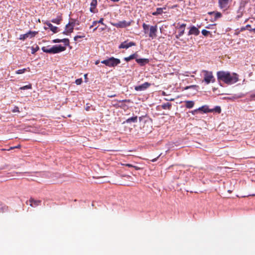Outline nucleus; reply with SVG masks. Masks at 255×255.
Wrapping results in <instances>:
<instances>
[{"label": "nucleus", "instance_id": "f257e3e1", "mask_svg": "<svg viewBox=\"0 0 255 255\" xmlns=\"http://www.w3.org/2000/svg\"><path fill=\"white\" fill-rule=\"evenodd\" d=\"M217 79L228 85L234 84L239 81V75L233 73L231 74L229 72L220 71L217 73Z\"/></svg>", "mask_w": 255, "mask_h": 255}, {"label": "nucleus", "instance_id": "f03ea898", "mask_svg": "<svg viewBox=\"0 0 255 255\" xmlns=\"http://www.w3.org/2000/svg\"><path fill=\"white\" fill-rule=\"evenodd\" d=\"M202 73L204 78L202 81L203 82H204L206 84L215 82V79L213 76L212 72L207 70H202Z\"/></svg>", "mask_w": 255, "mask_h": 255}, {"label": "nucleus", "instance_id": "7ed1b4c3", "mask_svg": "<svg viewBox=\"0 0 255 255\" xmlns=\"http://www.w3.org/2000/svg\"><path fill=\"white\" fill-rule=\"evenodd\" d=\"M101 63L108 67H115L121 63V60L119 59L112 57L101 61Z\"/></svg>", "mask_w": 255, "mask_h": 255}, {"label": "nucleus", "instance_id": "20e7f679", "mask_svg": "<svg viewBox=\"0 0 255 255\" xmlns=\"http://www.w3.org/2000/svg\"><path fill=\"white\" fill-rule=\"evenodd\" d=\"M233 0H218L219 7L224 10H227Z\"/></svg>", "mask_w": 255, "mask_h": 255}, {"label": "nucleus", "instance_id": "39448f33", "mask_svg": "<svg viewBox=\"0 0 255 255\" xmlns=\"http://www.w3.org/2000/svg\"><path fill=\"white\" fill-rule=\"evenodd\" d=\"M132 20L127 21L126 20L120 21L117 23H112V25L117 28H125L130 25Z\"/></svg>", "mask_w": 255, "mask_h": 255}, {"label": "nucleus", "instance_id": "423d86ee", "mask_svg": "<svg viewBox=\"0 0 255 255\" xmlns=\"http://www.w3.org/2000/svg\"><path fill=\"white\" fill-rule=\"evenodd\" d=\"M37 33V31H29L24 34H21L19 36V39L21 40H24L27 38H31L32 37H34Z\"/></svg>", "mask_w": 255, "mask_h": 255}, {"label": "nucleus", "instance_id": "0eeeda50", "mask_svg": "<svg viewBox=\"0 0 255 255\" xmlns=\"http://www.w3.org/2000/svg\"><path fill=\"white\" fill-rule=\"evenodd\" d=\"M65 50L66 48L64 46H62L61 45H54L51 47L50 51L51 54H55L64 51Z\"/></svg>", "mask_w": 255, "mask_h": 255}, {"label": "nucleus", "instance_id": "6e6552de", "mask_svg": "<svg viewBox=\"0 0 255 255\" xmlns=\"http://www.w3.org/2000/svg\"><path fill=\"white\" fill-rule=\"evenodd\" d=\"M157 31V25L151 26L149 28V32L148 33L149 37L152 39L155 38L156 36V32Z\"/></svg>", "mask_w": 255, "mask_h": 255}, {"label": "nucleus", "instance_id": "1a4fd4ad", "mask_svg": "<svg viewBox=\"0 0 255 255\" xmlns=\"http://www.w3.org/2000/svg\"><path fill=\"white\" fill-rule=\"evenodd\" d=\"M135 45H136V43L135 42L131 41V42H129L128 43V40H127V41H125L122 42L119 45V48L120 49H121V48L128 49L130 47H131L133 46H135Z\"/></svg>", "mask_w": 255, "mask_h": 255}, {"label": "nucleus", "instance_id": "9d476101", "mask_svg": "<svg viewBox=\"0 0 255 255\" xmlns=\"http://www.w3.org/2000/svg\"><path fill=\"white\" fill-rule=\"evenodd\" d=\"M151 85L150 83L148 82H145L143 84L135 86L134 87V89L137 91H144L147 89Z\"/></svg>", "mask_w": 255, "mask_h": 255}, {"label": "nucleus", "instance_id": "9b49d317", "mask_svg": "<svg viewBox=\"0 0 255 255\" xmlns=\"http://www.w3.org/2000/svg\"><path fill=\"white\" fill-rule=\"evenodd\" d=\"M200 33V31L195 26H192L190 28V30L188 32V35H199Z\"/></svg>", "mask_w": 255, "mask_h": 255}, {"label": "nucleus", "instance_id": "f8f14e48", "mask_svg": "<svg viewBox=\"0 0 255 255\" xmlns=\"http://www.w3.org/2000/svg\"><path fill=\"white\" fill-rule=\"evenodd\" d=\"M186 26V24L182 23L181 24L178 28L180 29V31L179 32L178 34L176 35L175 37L177 39H178L180 37L182 36L184 33L185 27Z\"/></svg>", "mask_w": 255, "mask_h": 255}, {"label": "nucleus", "instance_id": "ddd939ff", "mask_svg": "<svg viewBox=\"0 0 255 255\" xmlns=\"http://www.w3.org/2000/svg\"><path fill=\"white\" fill-rule=\"evenodd\" d=\"M29 205L32 207H35L36 206H38L39 205H40L41 203V200H34L33 198H31L29 200Z\"/></svg>", "mask_w": 255, "mask_h": 255}, {"label": "nucleus", "instance_id": "4468645a", "mask_svg": "<svg viewBox=\"0 0 255 255\" xmlns=\"http://www.w3.org/2000/svg\"><path fill=\"white\" fill-rule=\"evenodd\" d=\"M91 7L90 8V10L92 13H96V7L97 5V0H92L91 2Z\"/></svg>", "mask_w": 255, "mask_h": 255}, {"label": "nucleus", "instance_id": "2eb2a0df", "mask_svg": "<svg viewBox=\"0 0 255 255\" xmlns=\"http://www.w3.org/2000/svg\"><path fill=\"white\" fill-rule=\"evenodd\" d=\"M135 61L141 66H144L145 64L149 62V60L146 58L136 59Z\"/></svg>", "mask_w": 255, "mask_h": 255}, {"label": "nucleus", "instance_id": "dca6fc26", "mask_svg": "<svg viewBox=\"0 0 255 255\" xmlns=\"http://www.w3.org/2000/svg\"><path fill=\"white\" fill-rule=\"evenodd\" d=\"M208 14L209 15L214 14V19L213 21L216 20L218 18H220L222 16L221 13L218 11H210L208 12Z\"/></svg>", "mask_w": 255, "mask_h": 255}, {"label": "nucleus", "instance_id": "f3484780", "mask_svg": "<svg viewBox=\"0 0 255 255\" xmlns=\"http://www.w3.org/2000/svg\"><path fill=\"white\" fill-rule=\"evenodd\" d=\"M45 24H46L48 27L50 29V30L54 33H57L58 31V28L56 26H53L51 23H50L49 21H47L45 23Z\"/></svg>", "mask_w": 255, "mask_h": 255}, {"label": "nucleus", "instance_id": "a211bd4d", "mask_svg": "<svg viewBox=\"0 0 255 255\" xmlns=\"http://www.w3.org/2000/svg\"><path fill=\"white\" fill-rule=\"evenodd\" d=\"M163 9H166V7H162V8H161V7L157 8L156 9V11L154 12H153L152 13V14L154 16L161 14L163 13Z\"/></svg>", "mask_w": 255, "mask_h": 255}, {"label": "nucleus", "instance_id": "6ab92c4d", "mask_svg": "<svg viewBox=\"0 0 255 255\" xmlns=\"http://www.w3.org/2000/svg\"><path fill=\"white\" fill-rule=\"evenodd\" d=\"M8 210V207L4 204L0 202V213H3L6 212Z\"/></svg>", "mask_w": 255, "mask_h": 255}, {"label": "nucleus", "instance_id": "aec40b11", "mask_svg": "<svg viewBox=\"0 0 255 255\" xmlns=\"http://www.w3.org/2000/svg\"><path fill=\"white\" fill-rule=\"evenodd\" d=\"M199 111L203 112V113H206L208 112H212L213 110H209L207 106H204L198 108Z\"/></svg>", "mask_w": 255, "mask_h": 255}, {"label": "nucleus", "instance_id": "412c9836", "mask_svg": "<svg viewBox=\"0 0 255 255\" xmlns=\"http://www.w3.org/2000/svg\"><path fill=\"white\" fill-rule=\"evenodd\" d=\"M62 20L61 15L58 16L56 18L52 19L51 22L57 24H59Z\"/></svg>", "mask_w": 255, "mask_h": 255}, {"label": "nucleus", "instance_id": "4be33fe9", "mask_svg": "<svg viewBox=\"0 0 255 255\" xmlns=\"http://www.w3.org/2000/svg\"><path fill=\"white\" fill-rule=\"evenodd\" d=\"M185 107L188 109H191L193 107L194 102L192 101H185Z\"/></svg>", "mask_w": 255, "mask_h": 255}, {"label": "nucleus", "instance_id": "5701e85b", "mask_svg": "<svg viewBox=\"0 0 255 255\" xmlns=\"http://www.w3.org/2000/svg\"><path fill=\"white\" fill-rule=\"evenodd\" d=\"M137 121V117L135 116V117H133L128 119L126 121V122H125L124 123H129L131 122L136 123Z\"/></svg>", "mask_w": 255, "mask_h": 255}, {"label": "nucleus", "instance_id": "b1692460", "mask_svg": "<svg viewBox=\"0 0 255 255\" xmlns=\"http://www.w3.org/2000/svg\"><path fill=\"white\" fill-rule=\"evenodd\" d=\"M172 105L171 103H166L162 104L161 105V107L164 110H170L171 108Z\"/></svg>", "mask_w": 255, "mask_h": 255}, {"label": "nucleus", "instance_id": "393cba45", "mask_svg": "<svg viewBox=\"0 0 255 255\" xmlns=\"http://www.w3.org/2000/svg\"><path fill=\"white\" fill-rule=\"evenodd\" d=\"M76 20L74 19H71V21L69 22V23L66 24V27H70V26H72L73 27H74L75 24H76ZM77 24H79V23H77Z\"/></svg>", "mask_w": 255, "mask_h": 255}, {"label": "nucleus", "instance_id": "a878e982", "mask_svg": "<svg viewBox=\"0 0 255 255\" xmlns=\"http://www.w3.org/2000/svg\"><path fill=\"white\" fill-rule=\"evenodd\" d=\"M142 27L144 33L145 34H147L148 33L149 28H150L149 25L143 23L142 24Z\"/></svg>", "mask_w": 255, "mask_h": 255}, {"label": "nucleus", "instance_id": "bb28decb", "mask_svg": "<svg viewBox=\"0 0 255 255\" xmlns=\"http://www.w3.org/2000/svg\"><path fill=\"white\" fill-rule=\"evenodd\" d=\"M30 71V68L28 67L27 68H23L22 69L18 70L15 72V73L17 74H21L24 73L25 71Z\"/></svg>", "mask_w": 255, "mask_h": 255}, {"label": "nucleus", "instance_id": "cd10ccee", "mask_svg": "<svg viewBox=\"0 0 255 255\" xmlns=\"http://www.w3.org/2000/svg\"><path fill=\"white\" fill-rule=\"evenodd\" d=\"M41 49L44 52L51 53V47H50L49 46H43Z\"/></svg>", "mask_w": 255, "mask_h": 255}, {"label": "nucleus", "instance_id": "c85d7f7f", "mask_svg": "<svg viewBox=\"0 0 255 255\" xmlns=\"http://www.w3.org/2000/svg\"><path fill=\"white\" fill-rule=\"evenodd\" d=\"M32 89V85L31 84H29L27 85H25L24 86H22L19 88L20 90H27V89Z\"/></svg>", "mask_w": 255, "mask_h": 255}, {"label": "nucleus", "instance_id": "c756f323", "mask_svg": "<svg viewBox=\"0 0 255 255\" xmlns=\"http://www.w3.org/2000/svg\"><path fill=\"white\" fill-rule=\"evenodd\" d=\"M61 42H64L66 46H68L69 45V40L68 38L61 39Z\"/></svg>", "mask_w": 255, "mask_h": 255}, {"label": "nucleus", "instance_id": "7c9ffc66", "mask_svg": "<svg viewBox=\"0 0 255 255\" xmlns=\"http://www.w3.org/2000/svg\"><path fill=\"white\" fill-rule=\"evenodd\" d=\"M65 29L68 30V32H69L70 34L73 32L74 27L72 26H70V27H66V25L65 26Z\"/></svg>", "mask_w": 255, "mask_h": 255}, {"label": "nucleus", "instance_id": "2f4dec72", "mask_svg": "<svg viewBox=\"0 0 255 255\" xmlns=\"http://www.w3.org/2000/svg\"><path fill=\"white\" fill-rule=\"evenodd\" d=\"M85 35L84 34H83L82 35H76L74 37V40L75 41H77L78 40V38H84L85 37Z\"/></svg>", "mask_w": 255, "mask_h": 255}, {"label": "nucleus", "instance_id": "473e14b6", "mask_svg": "<svg viewBox=\"0 0 255 255\" xmlns=\"http://www.w3.org/2000/svg\"><path fill=\"white\" fill-rule=\"evenodd\" d=\"M134 58H133V55H130V56H129L128 57H125L124 58V60L125 61H126L127 62H128L129 61L132 60V59H133Z\"/></svg>", "mask_w": 255, "mask_h": 255}, {"label": "nucleus", "instance_id": "72a5a7b5", "mask_svg": "<svg viewBox=\"0 0 255 255\" xmlns=\"http://www.w3.org/2000/svg\"><path fill=\"white\" fill-rule=\"evenodd\" d=\"M213 112L215 111L217 113H220L221 112V108L220 107H219V106H217L215 108V109H213Z\"/></svg>", "mask_w": 255, "mask_h": 255}, {"label": "nucleus", "instance_id": "f704fd0d", "mask_svg": "<svg viewBox=\"0 0 255 255\" xmlns=\"http://www.w3.org/2000/svg\"><path fill=\"white\" fill-rule=\"evenodd\" d=\"M251 25L250 24H248L245 27H243L241 28V31H244V30H245L246 29H248V30H250L249 29V28H251Z\"/></svg>", "mask_w": 255, "mask_h": 255}, {"label": "nucleus", "instance_id": "c9c22d12", "mask_svg": "<svg viewBox=\"0 0 255 255\" xmlns=\"http://www.w3.org/2000/svg\"><path fill=\"white\" fill-rule=\"evenodd\" d=\"M39 49V47L36 45V47L34 48L33 47H32V53L34 54L37 51H38Z\"/></svg>", "mask_w": 255, "mask_h": 255}, {"label": "nucleus", "instance_id": "e433bc0d", "mask_svg": "<svg viewBox=\"0 0 255 255\" xmlns=\"http://www.w3.org/2000/svg\"><path fill=\"white\" fill-rule=\"evenodd\" d=\"M202 33L204 36H207L208 35V34L210 33V32L205 29H203L202 30Z\"/></svg>", "mask_w": 255, "mask_h": 255}, {"label": "nucleus", "instance_id": "4c0bfd02", "mask_svg": "<svg viewBox=\"0 0 255 255\" xmlns=\"http://www.w3.org/2000/svg\"><path fill=\"white\" fill-rule=\"evenodd\" d=\"M82 79L81 78H80V79H78L77 80H76L75 81V83L79 85H80L82 83Z\"/></svg>", "mask_w": 255, "mask_h": 255}, {"label": "nucleus", "instance_id": "58836bf2", "mask_svg": "<svg viewBox=\"0 0 255 255\" xmlns=\"http://www.w3.org/2000/svg\"><path fill=\"white\" fill-rule=\"evenodd\" d=\"M216 24H211L209 25L208 26L206 27L208 29H215Z\"/></svg>", "mask_w": 255, "mask_h": 255}, {"label": "nucleus", "instance_id": "ea45409f", "mask_svg": "<svg viewBox=\"0 0 255 255\" xmlns=\"http://www.w3.org/2000/svg\"><path fill=\"white\" fill-rule=\"evenodd\" d=\"M103 21H104V18H101L99 21H97V23H101V24L105 25V27H106V25L104 23Z\"/></svg>", "mask_w": 255, "mask_h": 255}, {"label": "nucleus", "instance_id": "a19ab883", "mask_svg": "<svg viewBox=\"0 0 255 255\" xmlns=\"http://www.w3.org/2000/svg\"><path fill=\"white\" fill-rule=\"evenodd\" d=\"M12 112L13 113H15V112H19V108L18 107H15L14 108V109L12 110Z\"/></svg>", "mask_w": 255, "mask_h": 255}, {"label": "nucleus", "instance_id": "79ce46f5", "mask_svg": "<svg viewBox=\"0 0 255 255\" xmlns=\"http://www.w3.org/2000/svg\"><path fill=\"white\" fill-rule=\"evenodd\" d=\"M97 24V21H94L92 23V24L90 27V28H91L92 27H93L94 26H96Z\"/></svg>", "mask_w": 255, "mask_h": 255}, {"label": "nucleus", "instance_id": "37998d69", "mask_svg": "<svg viewBox=\"0 0 255 255\" xmlns=\"http://www.w3.org/2000/svg\"><path fill=\"white\" fill-rule=\"evenodd\" d=\"M53 43H59L61 42V39H55L53 40Z\"/></svg>", "mask_w": 255, "mask_h": 255}, {"label": "nucleus", "instance_id": "c03bdc74", "mask_svg": "<svg viewBox=\"0 0 255 255\" xmlns=\"http://www.w3.org/2000/svg\"><path fill=\"white\" fill-rule=\"evenodd\" d=\"M196 86V85H191V86H187L184 89L185 90H187L189 88H194V87H195Z\"/></svg>", "mask_w": 255, "mask_h": 255}, {"label": "nucleus", "instance_id": "a18cd8bd", "mask_svg": "<svg viewBox=\"0 0 255 255\" xmlns=\"http://www.w3.org/2000/svg\"><path fill=\"white\" fill-rule=\"evenodd\" d=\"M199 111L198 109H196V110H194L193 111H192L191 112V113L193 114V115H195Z\"/></svg>", "mask_w": 255, "mask_h": 255}, {"label": "nucleus", "instance_id": "49530a36", "mask_svg": "<svg viewBox=\"0 0 255 255\" xmlns=\"http://www.w3.org/2000/svg\"><path fill=\"white\" fill-rule=\"evenodd\" d=\"M63 34L65 35L70 34L69 32H68V30L65 29V30L63 32Z\"/></svg>", "mask_w": 255, "mask_h": 255}, {"label": "nucleus", "instance_id": "de8ad7c7", "mask_svg": "<svg viewBox=\"0 0 255 255\" xmlns=\"http://www.w3.org/2000/svg\"><path fill=\"white\" fill-rule=\"evenodd\" d=\"M123 165L126 166L128 167H133V165L130 164H124Z\"/></svg>", "mask_w": 255, "mask_h": 255}, {"label": "nucleus", "instance_id": "09e8293b", "mask_svg": "<svg viewBox=\"0 0 255 255\" xmlns=\"http://www.w3.org/2000/svg\"><path fill=\"white\" fill-rule=\"evenodd\" d=\"M131 55H133L134 59H137L136 57H137L138 55L136 53H135Z\"/></svg>", "mask_w": 255, "mask_h": 255}, {"label": "nucleus", "instance_id": "8fccbe9b", "mask_svg": "<svg viewBox=\"0 0 255 255\" xmlns=\"http://www.w3.org/2000/svg\"><path fill=\"white\" fill-rule=\"evenodd\" d=\"M250 97L252 98V99H255V94H252L250 95Z\"/></svg>", "mask_w": 255, "mask_h": 255}, {"label": "nucleus", "instance_id": "3c124183", "mask_svg": "<svg viewBox=\"0 0 255 255\" xmlns=\"http://www.w3.org/2000/svg\"><path fill=\"white\" fill-rule=\"evenodd\" d=\"M133 168H134L136 170H139L140 169V168L138 166H133Z\"/></svg>", "mask_w": 255, "mask_h": 255}, {"label": "nucleus", "instance_id": "603ef678", "mask_svg": "<svg viewBox=\"0 0 255 255\" xmlns=\"http://www.w3.org/2000/svg\"><path fill=\"white\" fill-rule=\"evenodd\" d=\"M116 96V95H109L108 97H110V98H112V97H114Z\"/></svg>", "mask_w": 255, "mask_h": 255}, {"label": "nucleus", "instance_id": "864d4df0", "mask_svg": "<svg viewBox=\"0 0 255 255\" xmlns=\"http://www.w3.org/2000/svg\"><path fill=\"white\" fill-rule=\"evenodd\" d=\"M20 146H20V144H19V145H17V146H14V148H20Z\"/></svg>", "mask_w": 255, "mask_h": 255}, {"label": "nucleus", "instance_id": "5fc2aeb1", "mask_svg": "<svg viewBox=\"0 0 255 255\" xmlns=\"http://www.w3.org/2000/svg\"><path fill=\"white\" fill-rule=\"evenodd\" d=\"M14 149V146L13 147H10L8 149H7V150H10L11 149Z\"/></svg>", "mask_w": 255, "mask_h": 255}, {"label": "nucleus", "instance_id": "6e6d98bb", "mask_svg": "<svg viewBox=\"0 0 255 255\" xmlns=\"http://www.w3.org/2000/svg\"><path fill=\"white\" fill-rule=\"evenodd\" d=\"M142 119V117H140L139 118V122H141V121Z\"/></svg>", "mask_w": 255, "mask_h": 255}, {"label": "nucleus", "instance_id": "4d7b16f0", "mask_svg": "<svg viewBox=\"0 0 255 255\" xmlns=\"http://www.w3.org/2000/svg\"><path fill=\"white\" fill-rule=\"evenodd\" d=\"M98 26H96L95 27H94L93 31H95L98 28Z\"/></svg>", "mask_w": 255, "mask_h": 255}, {"label": "nucleus", "instance_id": "13d9d810", "mask_svg": "<svg viewBox=\"0 0 255 255\" xmlns=\"http://www.w3.org/2000/svg\"><path fill=\"white\" fill-rule=\"evenodd\" d=\"M99 61L97 60V61H96L95 64L97 65V64H99Z\"/></svg>", "mask_w": 255, "mask_h": 255}, {"label": "nucleus", "instance_id": "bf43d9fd", "mask_svg": "<svg viewBox=\"0 0 255 255\" xmlns=\"http://www.w3.org/2000/svg\"><path fill=\"white\" fill-rule=\"evenodd\" d=\"M105 28H106V27H103H103H101V30H105Z\"/></svg>", "mask_w": 255, "mask_h": 255}, {"label": "nucleus", "instance_id": "052dcab7", "mask_svg": "<svg viewBox=\"0 0 255 255\" xmlns=\"http://www.w3.org/2000/svg\"><path fill=\"white\" fill-rule=\"evenodd\" d=\"M122 102H129V100H123Z\"/></svg>", "mask_w": 255, "mask_h": 255}, {"label": "nucleus", "instance_id": "680f3d73", "mask_svg": "<svg viewBox=\"0 0 255 255\" xmlns=\"http://www.w3.org/2000/svg\"><path fill=\"white\" fill-rule=\"evenodd\" d=\"M250 31H254L255 32V28L250 30Z\"/></svg>", "mask_w": 255, "mask_h": 255}, {"label": "nucleus", "instance_id": "e2e57ef3", "mask_svg": "<svg viewBox=\"0 0 255 255\" xmlns=\"http://www.w3.org/2000/svg\"><path fill=\"white\" fill-rule=\"evenodd\" d=\"M156 160V158H155V159H152V161L154 162V161H155Z\"/></svg>", "mask_w": 255, "mask_h": 255}, {"label": "nucleus", "instance_id": "0e129e2a", "mask_svg": "<svg viewBox=\"0 0 255 255\" xmlns=\"http://www.w3.org/2000/svg\"><path fill=\"white\" fill-rule=\"evenodd\" d=\"M173 100H174V99H171V100H170V101H173Z\"/></svg>", "mask_w": 255, "mask_h": 255}, {"label": "nucleus", "instance_id": "69168bd1", "mask_svg": "<svg viewBox=\"0 0 255 255\" xmlns=\"http://www.w3.org/2000/svg\"><path fill=\"white\" fill-rule=\"evenodd\" d=\"M252 196H255V194H253L252 195Z\"/></svg>", "mask_w": 255, "mask_h": 255}]
</instances>
